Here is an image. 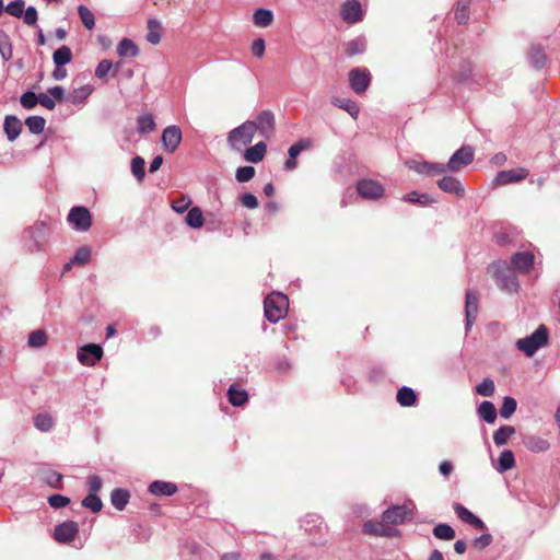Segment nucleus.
<instances>
[{"label":"nucleus","instance_id":"nucleus-40","mask_svg":"<svg viewBox=\"0 0 560 560\" xmlns=\"http://www.w3.org/2000/svg\"><path fill=\"white\" fill-rule=\"evenodd\" d=\"M155 121L150 114L140 115L137 119V130L140 133H149L155 129Z\"/></svg>","mask_w":560,"mask_h":560},{"label":"nucleus","instance_id":"nucleus-44","mask_svg":"<svg viewBox=\"0 0 560 560\" xmlns=\"http://www.w3.org/2000/svg\"><path fill=\"white\" fill-rule=\"evenodd\" d=\"M402 201L419 203V205H430L435 202L433 198H431L428 194H419L417 191H411L401 198Z\"/></svg>","mask_w":560,"mask_h":560},{"label":"nucleus","instance_id":"nucleus-47","mask_svg":"<svg viewBox=\"0 0 560 560\" xmlns=\"http://www.w3.org/2000/svg\"><path fill=\"white\" fill-rule=\"evenodd\" d=\"M0 55L4 61L10 60L13 55L12 44L4 32H0Z\"/></svg>","mask_w":560,"mask_h":560},{"label":"nucleus","instance_id":"nucleus-53","mask_svg":"<svg viewBox=\"0 0 560 560\" xmlns=\"http://www.w3.org/2000/svg\"><path fill=\"white\" fill-rule=\"evenodd\" d=\"M20 103L23 108L32 109L38 104V95L32 91H27L21 95Z\"/></svg>","mask_w":560,"mask_h":560},{"label":"nucleus","instance_id":"nucleus-38","mask_svg":"<svg viewBox=\"0 0 560 560\" xmlns=\"http://www.w3.org/2000/svg\"><path fill=\"white\" fill-rule=\"evenodd\" d=\"M117 52L120 57H136L139 54L137 45L129 38H124L117 47Z\"/></svg>","mask_w":560,"mask_h":560},{"label":"nucleus","instance_id":"nucleus-57","mask_svg":"<svg viewBox=\"0 0 560 560\" xmlns=\"http://www.w3.org/2000/svg\"><path fill=\"white\" fill-rule=\"evenodd\" d=\"M91 257V249L88 246H82L75 252L71 262L77 265H85Z\"/></svg>","mask_w":560,"mask_h":560},{"label":"nucleus","instance_id":"nucleus-52","mask_svg":"<svg viewBox=\"0 0 560 560\" xmlns=\"http://www.w3.org/2000/svg\"><path fill=\"white\" fill-rule=\"evenodd\" d=\"M494 382L489 377L483 378L476 387L477 394L483 397H491L494 394Z\"/></svg>","mask_w":560,"mask_h":560},{"label":"nucleus","instance_id":"nucleus-13","mask_svg":"<svg viewBox=\"0 0 560 560\" xmlns=\"http://www.w3.org/2000/svg\"><path fill=\"white\" fill-rule=\"evenodd\" d=\"M358 194L364 199H378L384 194L383 186L372 179H362L357 185Z\"/></svg>","mask_w":560,"mask_h":560},{"label":"nucleus","instance_id":"nucleus-32","mask_svg":"<svg viewBox=\"0 0 560 560\" xmlns=\"http://www.w3.org/2000/svg\"><path fill=\"white\" fill-rule=\"evenodd\" d=\"M477 413L487 423H493L497 419V409L493 402L489 400H485L479 405Z\"/></svg>","mask_w":560,"mask_h":560},{"label":"nucleus","instance_id":"nucleus-22","mask_svg":"<svg viewBox=\"0 0 560 560\" xmlns=\"http://www.w3.org/2000/svg\"><path fill=\"white\" fill-rule=\"evenodd\" d=\"M4 132L9 141H14L22 131V121L14 115H8L3 124Z\"/></svg>","mask_w":560,"mask_h":560},{"label":"nucleus","instance_id":"nucleus-42","mask_svg":"<svg viewBox=\"0 0 560 560\" xmlns=\"http://www.w3.org/2000/svg\"><path fill=\"white\" fill-rule=\"evenodd\" d=\"M25 125L31 133L39 135L45 129L46 120L42 116H30L26 118Z\"/></svg>","mask_w":560,"mask_h":560},{"label":"nucleus","instance_id":"nucleus-35","mask_svg":"<svg viewBox=\"0 0 560 560\" xmlns=\"http://www.w3.org/2000/svg\"><path fill=\"white\" fill-rule=\"evenodd\" d=\"M254 24L258 27H267L273 21V13L267 9H257L253 15Z\"/></svg>","mask_w":560,"mask_h":560},{"label":"nucleus","instance_id":"nucleus-27","mask_svg":"<svg viewBox=\"0 0 560 560\" xmlns=\"http://www.w3.org/2000/svg\"><path fill=\"white\" fill-rule=\"evenodd\" d=\"M229 401L236 407L243 406L247 399L248 395L245 389L240 388L237 385L232 384L228 389Z\"/></svg>","mask_w":560,"mask_h":560},{"label":"nucleus","instance_id":"nucleus-19","mask_svg":"<svg viewBox=\"0 0 560 560\" xmlns=\"http://www.w3.org/2000/svg\"><path fill=\"white\" fill-rule=\"evenodd\" d=\"M47 231V225L43 222L25 231V236L33 240V243L27 245L30 250L39 249L46 238Z\"/></svg>","mask_w":560,"mask_h":560},{"label":"nucleus","instance_id":"nucleus-29","mask_svg":"<svg viewBox=\"0 0 560 560\" xmlns=\"http://www.w3.org/2000/svg\"><path fill=\"white\" fill-rule=\"evenodd\" d=\"M93 92V88L91 85H83L67 95L66 102L71 104H81L83 103Z\"/></svg>","mask_w":560,"mask_h":560},{"label":"nucleus","instance_id":"nucleus-36","mask_svg":"<svg viewBox=\"0 0 560 560\" xmlns=\"http://www.w3.org/2000/svg\"><path fill=\"white\" fill-rule=\"evenodd\" d=\"M185 222L192 229H200L203 225V214L200 208L194 207L188 210Z\"/></svg>","mask_w":560,"mask_h":560},{"label":"nucleus","instance_id":"nucleus-46","mask_svg":"<svg viewBox=\"0 0 560 560\" xmlns=\"http://www.w3.org/2000/svg\"><path fill=\"white\" fill-rule=\"evenodd\" d=\"M433 535L443 540H452L455 537V530L448 524H438L433 528Z\"/></svg>","mask_w":560,"mask_h":560},{"label":"nucleus","instance_id":"nucleus-2","mask_svg":"<svg viewBox=\"0 0 560 560\" xmlns=\"http://www.w3.org/2000/svg\"><path fill=\"white\" fill-rule=\"evenodd\" d=\"M490 271L500 289L508 292H517L520 287L517 278L505 260L492 262Z\"/></svg>","mask_w":560,"mask_h":560},{"label":"nucleus","instance_id":"nucleus-61","mask_svg":"<svg viewBox=\"0 0 560 560\" xmlns=\"http://www.w3.org/2000/svg\"><path fill=\"white\" fill-rule=\"evenodd\" d=\"M113 63L108 59L102 60L96 69H95V77L98 79H105L108 72L112 70Z\"/></svg>","mask_w":560,"mask_h":560},{"label":"nucleus","instance_id":"nucleus-14","mask_svg":"<svg viewBox=\"0 0 560 560\" xmlns=\"http://www.w3.org/2000/svg\"><path fill=\"white\" fill-rule=\"evenodd\" d=\"M528 174L529 172L525 167H516L513 170L500 171L494 178V184L503 186L513 183H518L525 179L528 176Z\"/></svg>","mask_w":560,"mask_h":560},{"label":"nucleus","instance_id":"nucleus-56","mask_svg":"<svg viewBox=\"0 0 560 560\" xmlns=\"http://www.w3.org/2000/svg\"><path fill=\"white\" fill-rule=\"evenodd\" d=\"M529 59L534 67L539 69L545 65L546 56L541 48L533 47L529 52Z\"/></svg>","mask_w":560,"mask_h":560},{"label":"nucleus","instance_id":"nucleus-33","mask_svg":"<svg viewBox=\"0 0 560 560\" xmlns=\"http://www.w3.org/2000/svg\"><path fill=\"white\" fill-rule=\"evenodd\" d=\"M331 104L346 110L352 118H357L359 115V107L355 102L350 98L332 97Z\"/></svg>","mask_w":560,"mask_h":560},{"label":"nucleus","instance_id":"nucleus-37","mask_svg":"<svg viewBox=\"0 0 560 560\" xmlns=\"http://www.w3.org/2000/svg\"><path fill=\"white\" fill-rule=\"evenodd\" d=\"M147 40L152 45H158L161 42V24L159 21L153 19L148 21Z\"/></svg>","mask_w":560,"mask_h":560},{"label":"nucleus","instance_id":"nucleus-41","mask_svg":"<svg viewBox=\"0 0 560 560\" xmlns=\"http://www.w3.org/2000/svg\"><path fill=\"white\" fill-rule=\"evenodd\" d=\"M72 59L71 49L68 46H61L57 50H55L52 55V60L55 66H65L69 63Z\"/></svg>","mask_w":560,"mask_h":560},{"label":"nucleus","instance_id":"nucleus-28","mask_svg":"<svg viewBox=\"0 0 560 560\" xmlns=\"http://www.w3.org/2000/svg\"><path fill=\"white\" fill-rule=\"evenodd\" d=\"M515 466V457L512 451L505 450L503 451L499 458L497 464L494 465V468L499 472H504L510 469H512Z\"/></svg>","mask_w":560,"mask_h":560},{"label":"nucleus","instance_id":"nucleus-43","mask_svg":"<svg viewBox=\"0 0 560 560\" xmlns=\"http://www.w3.org/2000/svg\"><path fill=\"white\" fill-rule=\"evenodd\" d=\"M366 48V40L363 37H357L346 45V54L348 56H354L363 52Z\"/></svg>","mask_w":560,"mask_h":560},{"label":"nucleus","instance_id":"nucleus-64","mask_svg":"<svg viewBox=\"0 0 560 560\" xmlns=\"http://www.w3.org/2000/svg\"><path fill=\"white\" fill-rule=\"evenodd\" d=\"M252 52L257 58H261L265 54L266 44L262 38H256L252 44Z\"/></svg>","mask_w":560,"mask_h":560},{"label":"nucleus","instance_id":"nucleus-11","mask_svg":"<svg viewBox=\"0 0 560 560\" xmlns=\"http://www.w3.org/2000/svg\"><path fill=\"white\" fill-rule=\"evenodd\" d=\"M371 75L366 69L354 68L349 72L350 86L357 94H362L370 85Z\"/></svg>","mask_w":560,"mask_h":560},{"label":"nucleus","instance_id":"nucleus-31","mask_svg":"<svg viewBox=\"0 0 560 560\" xmlns=\"http://www.w3.org/2000/svg\"><path fill=\"white\" fill-rule=\"evenodd\" d=\"M390 529L386 527V523L378 521H369L363 525V533L375 536H389Z\"/></svg>","mask_w":560,"mask_h":560},{"label":"nucleus","instance_id":"nucleus-5","mask_svg":"<svg viewBox=\"0 0 560 560\" xmlns=\"http://www.w3.org/2000/svg\"><path fill=\"white\" fill-rule=\"evenodd\" d=\"M68 222L80 232L88 231L92 225V215L88 208L77 206L71 208L68 214Z\"/></svg>","mask_w":560,"mask_h":560},{"label":"nucleus","instance_id":"nucleus-26","mask_svg":"<svg viewBox=\"0 0 560 560\" xmlns=\"http://www.w3.org/2000/svg\"><path fill=\"white\" fill-rule=\"evenodd\" d=\"M130 499V493L126 489L116 488L110 493V502L113 506L118 510L122 511L126 505L128 504Z\"/></svg>","mask_w":560,"mask_h":560},{"label":"nucleus","instance_id":"nucleus-48","mask_svg":"<svg viewBox=\"0 0 560 560\" xmlns=\"http://www.w3.org/2000/svg\"><path fill=\"white\" fill-rule=\"evenodd\" d=\"M35 427L42 432H49L54 428V420L47 413H39L34 419Z\"/></svg>","mask_w":560,"mask_h":560},{"label":"nucleus","instance_id":"nucleus-39","mask_svg":"<svg viewBox=\"0 0 560 560\" xmlns=\"http://www.w3.org/2000/svg\"><path fill=\"white\" fill-rule=\"evenodd\" d=\"M47 334L43 329H37L28 335L27 345L31 348L39 349L47 343Z\"/></svg>","mask_w":560,"mask_h":560},{"label":"nucleus","instance_id":"nucleus-3","mask_svg":"<svg viewBox=\"0 0 560 560\" xmlns=\"http://www.w3.org/2000/svg\"><path fill=\"white\" fill-rule=\"evenodd\" d=\"M289 301L287 295L280 292H273L266 296L264 301L265 317L270 323H278L288 312Z\"/></svg>","mask_w":560,"mask_h":560},{"label":"nucleus","instance_id":"nucleus-49","mask_svg":"<svg viewBox=\"0 0 560 560\" xmlns=\"http://www.w3.org/2000/svg\"><path fill=\"white\" fill-rule=\"evenodd\" d=\"M516 407V400L513 397L505 396L500 408V416L504 419H509L515 412Z\"/></svg>","mask_w":560,"mask_h":560},{"label":"nucleus","instance_id":"nucleus-63","mask_svg":"<svg viewBox=\"0 0 560 560\" xmlns=\"http://www.w3.org/2000/svg\"><path fill=\"white\" fill-rule=\"evenodd\" d=\"M86 482H88V486H89V492L90 493L97 494V492L102 489V486H103V481H102L101 477L96 476V475L90 476L88 478Z\"/></svg>","mask_w":560,"mask_h":560},{"label":"nucleus","instance_id":"nucleus-10","mask_svg":"<svg viewBox=\"0 0 560 560\" xmlns=\"http://www.w3.org/2000/svg\"><path fill=\"white\" fill-rule=\"evenodd\" d=\"M341 18L349 24H355L363 20V11L358 0H347L340 9Z\"/></svg>","mask_w":560,"mask_h":560},{"label":"nucleus","instance_id":"nucleus-60","mask_svg":"<svg viewBox=\"0 0 560 560\" xmlns=\"http://www.w3.org/2000/svg\"><path fill=\"white\" fill-rule=\"evenodd\" d=\"M48 503L54 509H61L70 503V499L62 494H52L48 498Z\"/></svg>","mask_w":560,"mask_h":560},{"label":"nucleus","instance_id":"nucleus-6","mask_svg":"<svg viewBox=\"0 0 560 560\" xmlns=\"http://www.w3.org/2000/svg\"><path fill=\"white\" fill-rule=\"evenodd\" d=\"M250 121L255 133L258 131L261 137L271 138L276 127L275 115L271 110L260 112L256 119Z\"/></svg>","mask_w":560,"mask_h":560},{"label":"nucleus","instance_id":"nucleus-4","mask_svg":"<svg viewBox=\"0 0 560 560\" xmlns=\"http://www.w3.org/2000/svg\"><path fill=\"white\" fill-rule=\"evenodd\" d=\"M255 136L250 120H247L229 132L228 142L232 149L241 151L252 143Z\"/></svg>","mask_w":560,"mask_h":560},{"label":"nucleus","instance_id":"nucleus-25","mask_svg":"<svg viewBox=\"0 0 560 560\" xmlns=\"http://www.w3.org/2000/svg\"><path fill=\"white\" fill-rule=\"evenodd\" d=\"M266 151V143L264 141H260L245 151L244 159L250 163H259L260 161H262Z\"/></svg>","mask_w":560,"mask_h":560},{"label":"nucleus","instance_id":"nucleus-15","mask_svg":"<svg viewBox=\"0 0 560 560\" xmlns=\"http://www.w3.org/2000/svg\"><path fill=\"white\" fill-rule=\"evenodd\" d=\"M465 314H466V330H469L478 314V298L477 293L472 290L466 292L465 300Z\"/></svg>","mask_w":560,"mask_h":560},{"label":"nucleus","instance_id":"nucleus-20","mask_svg":"<svg viewBox=\"0 0 560 560\" xmlns=\"http://www.w3.org/2000/svg\"><path fill=\"white\" fill-rule=\"evenodd\" d=\"M534 264V255L530 252H517L511 257V265L520 272L527 273Z\"/></svg>","mask_w":560,"mask_h":560},{"label":"nucleus","instance_id":"nucleus-12","mask_svg":"<svg viewBox=\"0 0 560 560\" xmlns=\"http://www.w3.org/2000/svg\"><path fill=\"white\" fill-rule=\"evenodd\" d=\"M79 532L78 523L66 521L55 527L54 538L61 544H70Z\"/></svg>","mask_w":560,"mask_h":560},{"label":"nucleus","instance_id":"nucleus-59","mask_svg":"<svg viewBox=\"0 0 560 560\" xmlns=\"http://www.w3.org/2000/svg\"><path fill=\"white\" fill-rule=\"evenodd\" d=\"M22 18H23L25 24H27L30 26H34L38 19L36 8L33 5H30L26 9H24Z\"/></svg>","mask_w":560,"mask_h":560},{"label":"nucleus","instance_id":"nucleus-58","mask_svg":"<svg viewBox=\"0 0 560 560\" xmlns=\"http://www.w3.org/2000/svg\"><path fill=\"white\" fill-rule=\"evenodd\" d=\"M255 176L253 166H241L236 170L235 178L240 183H246Z\"/></svg>","mask_w":560,"mask_h":560},{"label":"nucleus","instance_id":"nucleus-7","mask_svg":"<svg viewBox=\"0 0 560 560\" xmlns=\"http://www.w3.org/2000/svg\"><path fill=\"white\" fill-rule=\"evenodd\" d=\"M183 139L182 130L176 125L167 126L162 132V144L167 153H174Z\"/></svg>","mask_w":560,"mask_h":560},{"label":"nucleus","instance_id":"nucleus-8","mask_svg":"<svg viewBox=\"0 0 560 560\" xmlns=\"http://www.w3.org/2000/svg\"><path fill=\"white\" fill-rule=\"evenodd\" d=\"M474 160V150L471 147H462L450 158L446 168L451 172H456L463 166L468 165Z\"/></svg>","mask_w":560,"mask_h":560},{"label":"nucleus","instance_id":"nucleus-45","mask_svg":"<svg viewBox=\"0 0 560 560\" xmlns=\"http://www.w3.org/2000/svg\"><path fill=\"white\" fill-rule=\"evenodd\" d=\"M79 16L86 30L91 31L95 26V18L93 12L85 5L78 7Z\"/></svg>","mask_w":560,"mask_h":560},{"label":"nucleus","instance_id":"nucleus-50","mask_svg":"<svg viewBox=\"0 0 560 560\" xmlns=\"http://www.w3.org/2000/svg\"><path fill=\"white\" fill-rule=\"evenodd\" d=\"M144 165H145L144 159L139 155L135 156L131 160V172L138 182H142L144 178V175H145Z\"/></svg>","mask_w":560,"mask_h":560},{"label":"nucleus","instance_id":"nucleus-62","mask_svg":"<svg viewBox=\"0 0 560 560\" xmlns=\"http://www.w3.org/2000/svg\"><path fill=\"white\" fill-rule=\"evenodd\" d=\"M190 203V198L182 197L172 201V209L177 213H184L189 208Z\"/></svg>","mask_w":560,"mask_h":560},{"label":"nucleus","instance_id":"nucleus-51","mask_svg":"<svg viewBox=\"0 0 560 560\" xmlns=\"http://www.w3.org/2000/svg\"><path fill=\"white\" fill-rule=\"evenodd\" d=\"M82 505L90 509L92 512L97 513L102 510L103 503L100 497L95 493H89L82 501Z\"/></svg>","mask_w":560,"mask_h":560},{"label":"nucleus","instance_id":"nucleus-23","mask_svg":"<svg viewBox=\"0 0 560 560\" xmlns=\"http://www.w3.org/2000/svg\"><path fill=\"white\" fill-rule=\"evenodd\" d=\"M149 492L158 497H171L177 492V486L173 482L155 480L149 486Z\"/></svg>","mask_w":560,"mask_h":560},{"label":"nucleus","instance_id":"nucleus-17","mask_svg":"<svg viewBox=\"0 0 560 560\" xmlns=\"http://www.w3.org/2000/svg\"><path fill=\"white\" fill-rule=\"evenodd\" d=\"M409 514L408 509L405 505H394L383 512V522L390 525H398L405 522Z\"/></svg>","mask_w":560,"mask_h":560},{"label":"nucleus","instance_id":"nucleus-21","mask_svg":"<svg viewBox=\"0 0 560 560\" xmlns=\"http://www.w3.org/2000/svg\"><path fill=\"white\" fill-rule=\"evenodd\" d=\"M438 186L443 191L453 194L456 197H463L465 194V188L462 183L453 176H444L438 182Z\"/></svg>","mask_w":560,"mask_h":560},{"label":"nucleus","instance_id":"nucleus-30","mask_svg":"<svg viewBox=\"0 0 560 560\" xmlns=\"http://www.w3.org/2000/svg\"><path fill=\"white\" fill-rule=\"evenodd\" d=\"M397 401L402 407H411L417 402V395L411 387L402 386L397 392Z\"/></svg>","mask_w":560,"mask_h":560},{"label":"nucleus","instance_id":"nucleus-18","mask_svg":"<svg viewBox=\"0 0 560 560\" xmlns=\"http://www.w3.org/2000/svg\"><path fill=\"white\" fill-rule=\"evenodd\" d=\"M409 168L416 171L419 174L432 175L441 174L447 171L446 165L442 163H430V162H417L410 161L407 163Z\"/></svg>","mask_w":560,"mask_h":560},{"label":"nucleus","instance_id":"nucleus-55","mask_svg":"<svg viewBox=\"0 0 560 560\" xmlns=\"http://www.w3.org/2000/svg\"><path fill=\"white\" fill-rule=\"evenodd\" d=\"M312 141L310 139H302L289 148V158L296 159V156L303 151L311 148Z\"/></svg>","mask_w":560,"mask_h":560},{"label":"nucleus","instance_id":"nucleus-54","mask_svg":"<svg viewBox=\"0 0 560 560\" xmlns=\"http://www.w3.org/2000/svg\"><path fill=\"white\" fill-rule=\"evenodd\" d=\"M24 0H14L10 2L5 8V12L14 18H22L24 11Z\"/></svg>","mask_w":560,"mask_h":560},{"label":"nucleus","instance_id":"nucleus-24","mask_svg":"<svg viewBox=\"0 0 560 560\" xmlns=\"http://www.w3.org/2000/svg\"><path fill=\"white\" fill-rule=\"evenodd\" d=\"M523 444L527 450L535 453L545 452L550 446L547 440L536 435L524 436Z\"/></svg>","mask_w":560,"mask_h":560},{"label":"nucleus","instance_id":"nucleus-9","mask_svg":"<svg viewBox=\"0 0 560 560\" xmlns=\"http://www.w3.org/2000/svg\"><path fill=\"white\" fill-rule=\"evenodd\" d=\"M103 349L95 343H88L78 350V360L86 366H93L102 359Z\"/></svg>","mask_w":560,"mask_h":560},{"label":"nucleus","instance_id":"nucleus-1","mask_svg":"<svg viewBox=\"0 0 560 560\" xmlns=\"http://www.w3.org/2000/svg\"><path fill=\"white\" fill-rule=\"evenodd\" d=\"M549 332L545 325H540L532 335L516 341L517 350L526 357H533L540 348L548 345Z\"/></svg>","mask_w":560,"mask_h":560},{"label":"nucleus","instance_id":"nucleus-34","mask_svg":"<svg viewBox=\"0 0 560 560\" xmlns=\"http://www.w3.org/2000/svg\"><path fill=\"white\" fill-rule=\"evenodd\" d=\"M514 433V427L502 425L493 433V442L497 446H503L508 443V441Z\"/></svg>","mask_w":560,"mask_h":560},{"label":"nucleus","instance_id":"nucleus-16","mask_svg":"<svg viewBox=\"0 0 560 560\" xmlns=\"http://www.w3.org/2000/svg\"><path fill=\"white\" fill-rule=\"evenodd\" d=\"M453 509L457 517L464 523H467L477 529H486V524L483 523V521H481L478 516H476L460 503H454Z\"/></svg>","mask_w":560,"mask_h":560}]
</instances>
